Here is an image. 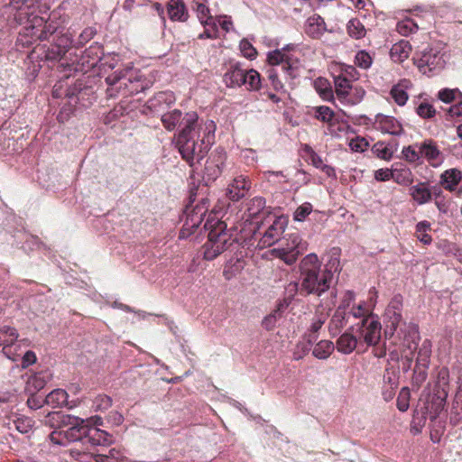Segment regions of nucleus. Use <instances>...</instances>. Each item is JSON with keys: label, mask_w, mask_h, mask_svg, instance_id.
Listing matches in <instances>:
<instances>
[{"label": "nucleus", "mask_w": 462, "mask_h": 462, "mask_svg": "<svg viewBox=\"0 0 462 462\" xmlns=\"http://www.w3.org/2000/svg\"><path fill=\"white\" fill-rule=\"evenodd\" d=\"M181 112L172 110L162 116L167 130H173L181 120ZM184 126L177 137V146L182 158L193 167L199 163L215 140L216 125L212 120L199 121L196 112L187 113L182 118Z\"/></svg>", "instance_id": "1"}, {"label": "nucleus", "mask_w": 462, "mask_h": 462, "mask_svg": "<svg viewBox=\"0 0 462 462\" xmlns=\"http://www.w3.org/2000/svg\"><path fill=\"white\" fill-rule=\"evenodd\" d=\"M300 295L320 296L331 286L334 274L339 270V259L331 256L324 267L316 254H307L300 263Z\"/></svg>", "instance_id": "2"}, {"label": "nucleus", "mask_w": 462, "mask_h": 462, "mask_svg": "<svg viewBox=\"0 0 462 462\" xmlns=\"http://www.w3.org/2000/svg\"><path fill=\"white\" fill-rule=\"evenodd\" d=\"M109 97H127L149 88L152 81L144 78L141 70L128 64L122 70H116L106 78Z\"/></svg>", "instance_id": "3"}, {"label": "nucleus", "mask_w": 462, "mask_h": 462, "mask_svg": "<svg viewBox=\"0 0 462 462\" xmlns=\"http://www.w3.org/2000/svg\"><path fill=\"white\" fill-rule=\"evenodd\" d=\"M307 249V244L302 241L298 232L288 233L281 242L279 247L273 250L275 257L282 260L286 264H293L299 255Z\"/></svg>", "instance_id": "4"}, {"label": "nucleus", "mask_w": 462, "mask_h": 462, "mask_svg": "<svg viewBox=\"0 0 462 462\" xmlns=\"http://www.w3.org/2000/svg\"><path fill=\"white\" fill-rule=\"evenodd\" d=\"M398 337L405 349L403 350V371L411 369L413 351L416 350L420 340L419 328L414 323H405L398 332Z\"/></svg>", "instance_id": "5"}, {"label": "nucleus", "mask_w": 462, "mask_h": 462, "mask_svg": "<svg viewBox=\"0 0 462 462\" xmlns=\"http://www.w3.org/2000/svg\"><path fill=\"white\" fill-rule=\"evenodd\" d=\"M10 4L16 10L14 20L24 24L27 31L33 32L36 26L42 24L43 18L34 14L36 7L32 0H11Z\"/></svg>", "instance_id": "6"}, {"label": "nucleus", "mask_w": 462, "mask_h": 462, "mask_svg": "<svg viewBox=\"0 0 462 462\" xmlns=\"http://www.w3.org/2000/svg\"><path fill=\"white\" fill-rule=\"evenodd\" d=\"M414 63L420 72L430 74L443 69L446 60L444 53L439 47H430L424 50L419 57L414 58Z\"/></svg>", "instance_id": "7"}, {"label": "nucleus", "mask_w": 462, "mask_h": 462, "mask_svg": "<svg viewBox=\"0 0 462 462\" xmlns=\"http://www.w3.org/2000/svg\"><path fill=\"white\" fill-rule=\"evenodd\" d=\"M402 297L401 295H395L385 309L383 315V321L385 324L384 336L386 338L391 339L400 324L401 328L406 322L402 321Z\"/></svg>", "instance_id": "8"}, {"label": "nucleus", "mask_w": 462, "mask_h": 462, "mask_svg": "<svg viewBox=\"0 0 462 462\" xmlns=\"http://www.w3.org/2000/svg\"><path fill=\"white\" fill-rule=\"evenodd\" d=\"M226 159L227 154L221 147H217L210 152L203 171V178L207 182H213L221 176L226 167Z\"/></svg>", "instance_id": "9"}, {"label": "nucleus", "mask_w": 462, "mask_h": 462, "mask_svg": "<svg viewBox=\"0 0 462 462\" xmlns=\"http://www.w3.org/2000/svg\"><path fill=\"white\" fill-rule=\"evenodd\" d=\"M359 337L368 346H376L381 339V323L373 317L362 319L358 328Z\"/></svg>", "instance_id": "10"}, {"label": "nucleus", "mask_w": 462, "mask_h": 462, "mask_svg": "<svg viewBox=\"0 0 462 462\" xmlns=\"http://www.w3.org/2000/svg\"><path fill=\"white\" fill-rule=\"evenodd\" d=\"M209 229L208 239L207 242L216 245L217 248H220L223 252L234 243L235 239L232 235L226 230V224L223 221H217L210 224L208 227Z\"/></svg>", "instance_id": "11"}, {"label": "nucleus", "mask_w": 462, "mask_h": 462, "mask_svg": "<svg viewBox=\"0 0 462 462\" xmlns=\"http://www.w3.org/2000/svg\"><path fill=\"white\" fill-rule=\"evenodd\" d=\"M287 221L284 217H275L273 224L267 228L260 239V245L262 247H268L274 245L280 240L281 236L283 234Z\"/></svg>", "instance_id": "12"}, {"label": "nucleus", "mask_w": 462, "mask_h": 462, "mask_svg": "<svg viewBox=\"0 0 462 462\" xmlns=\"http://www.w3.org/2000/svg\"><path fill=\"white\" fill-rule=\"evenodd\" d=\"M441 186L457 196L462 195V171L457 168L446 170L440 175Z\"/></svg>", "instance_id": "13"}, {"label": "nucleus", "mask_w": 462, "mask_h": 462, "mask_svg": "<svg viewBox=\"0 0 462 462\" xmlns=\"http://www.w3.org/2000/svg\"><path fill=\"white\" fill-rule=\"evenodd\" d=\"M417 148L420 150V158L426 159L432 166H437L443 162L442 152L432 139L417 143Z\"/></svg>", "instance_id": "14"}, {"label": "nucleus", "mask_w": 462, "mask_h": 462, "mask_svg": "<svg viewBox=\"0 0 462 462\" xmlns=\"http://www.w3.org/2000/svg\"><path fill=\"white\" fill-rule=\"evenodd\" d=\"M251 189L250 180L244 175H238L234 178L232 182L227 188V196L233 201H238L249 191Z\"/></svg>", "instance_id": "15"}, {"label": "nucleus", "mask_w": 462, "mask_h": 462, "mask_svg": "<svg viewBox=\"0 0 462 462\" xmlns=\"http://www.w3.org/2000/svg\"><path fill=\"white\" fill-rule=\"evenodd\" d=\"M375 127L384 134L400 135L403 133L401 123L393 116L378 115L375 119Z\"/></svg>", "instance_id": "16"}, {"label": "nucleus", "mask_w": 462, "mask_h": 462, "mask_svg": "<svg viewBox=\"0 0 462 462\" xmlns=\"http://www.w3.org/2000/svg\"><path fill=\"white\" fill-rule=\"evenodd\" d=\"M293 49V46L287 45L282 50H274L273 51L268 52L267 54V61L272 66H276L279 64H282V69L288 71L290 75L295 77L292 73V67L290 64V57L284 53L285 51H290Z\"/></svg>", "instance_id": "17"}, {"label": "nucleus", "mask_w": 462, "mask_h": 462, "mask_svg": "<svg viewBox=\"0 0 462 462\" xmlns=\"http://www.w3.org/2000/svg\"><path fill=\"white\" fill-rule=\"evenodd\" d=\"M18 338V332L14 328L5 326L0 328V346L3 347L4 354L13 361L16 358L11 356L10 346H13Z\"/></svg>", "instance_id": "18"}, {"label": "nucleus", "mask_w": 462, "mask_h": 462, "mask_svg": "<svg viewBox=\"0 0 462 462\" xmlns=\"http://www.w3.org/2000/svg\"><path fill=\"white\" fill-rule=\"evenodd\" d=\"M245 71L238 63L231 64L224 74L223 80L228 88L241 87L245 83Z\"/></svg>", "instance_id": "19"}, {"label": "nucleus", "mask_w": 462, "mask_h": 462, "mask_svg": "<svg viewBox=\"0 0 462 462\" xmlns=\"http://www.w3.org/2000/svg\"><path fill=\"white\" fill-rule=\"evenodd\" d=\"M335 90L337 97L346 104L354 105L356 101L349 97V90L351 89L350 80L345 75L341 74L334 79Z\"/></svg>", "instance_id": "20"}, {"label": "nucleus", "mask_w": 462, "mask_h": 462, "mask_svg": "<svg viewBox=\"0 0 462 462\" xmlns=\"http://www.w3.org/2000/svg\"><path fill=\"white\" fill-rule=\"evenodd\" d=\"M324 19L318 14L309 17L306 21L305 32L313 39H319L326 32Z\"/></svg>", "instance_id": "21"}, {"label": "nucleus", "mask_w": 462, "mask_h": 462, "mask_svg": "<svg viewBox=\"0 0 462 462\" xmlns=\"http://www.w3.org/2000/svg\"><path fill=\"white\" fill-rule=\"evenodd\" d=\"M72 45L74 46L72 36L69 33H64L58 37L56 45L52 49L51 52L47 54V58H62Z\"/></svg>", "instance_id": "22"}, {"label": "nucleus", "mask_w": 462, "mask_h": 462, "mask_svg": "<svg viewBox=\"0 0 462 462\" xmlns=\"http://www.w3.org/2000/svg\"><path fill=\"white\" fill-rule=\"evenodd\" d=\"M167 12L172 21L185 22L189 17L183 0H170L167 5Z\"/></svg>", "instance_id": "23"}, {"label": "nucleus", "mask_w": 462, "mask_h": 462, "mask_svg": "<svg viewBox=\"0 0 462 462\" xmlns=\"http://www.w3.org/2000/svg\"><path fill=\"white\" fill-rule=\"evenodd\" d=\"M357 338L350 331L343 333L336 343V348L344 355L351 354L357 346Z\"/></svg>", "instance_id": "24"}, {"label": "nucleus", "mask_w": 462, "mask_h": 462, "mask_svg": "<svg viewBox=\"0 0 462 462\" xmlns=\"http://www.w3.org/2000/svg\"><path fill=\"white\" fill-rule=\"evenodd\" d=\"M411 87L409 79H403L394 85L391 89V97L399 106H404L408 100L407 89Z\"/></svg>", "instance_id": "25"}, {"label": "nucleus", "mask_w": 462, "mask_h": 462, "mask_svg": "<svg viewBox=\"0 0 462 462\" xmlns=\"http://www.w3.org/2000/svg\"><path fill=\"white\" fill-rule=\"evenodd\" d=\"M48 378L49 375L46 372L32 374L26 381L25 391L29 394H35L45 386Z\"/></svg>", "instance_id": "26"}, {"label": "nucleus", "mask_w": 462, "mask_h": 462, "mask_svg": "<svg viewBox=\"0 0 462 462\" xmlns=\"http://www.w3.org/2000/svg\"><path fill=\"white\" fill-rule=\"evenodd\" d=\"M411 46L408 41L402 40L393 45L390 51L391 58L394 62H402L410 55Z\"/></svg>", "instance_id": "27"}, {"label": "nucleus", "mask_w": 462, "mask_h": 462, "mask_svg": "<svg viewBox=\"0 0 462 462\" xmlns=\"http://www.w3.org/2000/svg\"><path fill=\"white\" fill-rule=\"evenodd\" d=\"M347 324V317L346 310L339 306L332 316L329 322V332L332 336H336Z\"/></svg>", "instance_id": "28"}, {"label": "nucleus", "mask_w": 462, "mask_h": 462, "mask_svg": "<svg viewBox=\"0 0 462 462\" xmlns=\"http://www.w3.org/2000/svg\"><path fill=\"white\" fill-rule=\"evenodd\" d=\"M86 442H88L93 446H105L109 445L112 440L111 436L105 430H101L95 427H89Z\"/></svg>", "instance_id": "29"}, {"label": "nucleus", "mask_w": 462, "mask_h": 462, "mask_svg": "<svg viewBox=\"0 0 462 462\" xmlns=\"http://www.w3.org/2000/svg\"><path fill=\"white\" fill-rule=\"evenodd\" d=\"M89 426L86 423L84 420V423L79 425H73L71 428L65 429L67 434V439L69 442L75 441H87L88 432Z\"/></svg>", "instance_id": "30"}, {"label": "nucleus", "mask_w": 462, "mask_h": 462, "mask_svg": "<svg viewBox=\"0 0 462 462\" xmlns=\"http://www.w3.org/2000/svg\"><path fill=\"white\" fill-rule=\"evenodd\" d=\"M393 180L400 184L408 186L413 181V175L411 171L404 165L393 166Z\"/></svg>", "instance_id": "31"}, {"label": "nucleus", "mask_w": 462, "mask_h": 462, "mask_svg": "<svg viewBox=\"0 0 462 462\" xmlns=\"http://www.w3.org/2000/svg\"><path fill=\"white\" fill-rule=\"evenodd\" d=\"M44 402L52 408H60L68 404V393L63 389H55L44 398Z\"/></svg>", "instance_id": "32"}, {"label": "nucleus", "mask_w": 462, "mask_h": 462, "mask_svg": "<svg viewBox=\"0 0 462 462\" xmlns=\"http://www.w3.org/2000/svg\"><path fill=\"white\" fill-rule=\"evenodd\" d=\"M410 194L420 205L425 204L431 199V191L425 183L412 186L410 189Z\"/></svg>", "instance_id": "33"}, {"label": "nucleus", "mask_w": 462, "mask_h": 462, "mask_svg": "<svg viewBox=\"0 0 462 462\" xmlns=\"http://www.w3.org/2000/svg\"><path fill=\"white\" fill-rule=\"evenodd\" d=\"M103 54L102 46L98 43H94L84 51L82 59L90 67H95L99 61H102Z\"/></svg>", "instance_id": "34"}, {"label": "nucleus", "mask_w": 462, "mask_h": 462, "mask_svg": "<svg viewBox=\"0 0 462 462\" xmlns=\"http://www.w3.org/2000/svg\"><path fill=\"white\" fill-rule=\"evenodd\" d=\"M335 345L329 340H320L312 350V354L316 358L327 359L334 351Z\"/></svg>", "instance_id": "35"}, {"label": "nucleus", "mask_w": 462, "mask_h": 462, "mask_svg": "<svg viewBox=\"0 0 462 462\" xmlns=\"http://www.w3.org/2000/svg\"><path fill=\"white\" fill-rule=\"evenodd\" d=\"M55 28L47 25L46 22L43 20V23L41 26H36L33 32L27 31L24 28V34L30 36L32 39L35 38L40 41L47 40L49 35H51L55 32Z\"/></svg>", "instance_id": "36"}, {"label": "nucleus", "mask_w": 462, "mask_h": 462, "mask_svg": "<svg viewBox=\"0 0 462 462\" xmlns=\"http://www.w3.org/2000/svg\"><path fill=\"white\" fill-rule=\"evenodd\" d=\"M52 415L55 416L57 418V420H59L60 429H68V428H71V426H73V425H79V424L84 423L83 419H81L79 417L72 416L69 414H64L61 412H54Z\"/></svg>", "instance_id": "37"}, {"label": "nucleus", "mask_w": 462, "mask_h": 462, "mask_svg": "<svg viewBox=\"0 0 462 462\" xmlns=\"http://www.w3.org/2000/svg\"><path fill=\"white\" fill-rule=\"evenodd\" d=\"M317 337H312V335L308 336V340L303 342H299L296 345L295 350L293 352V359L300 360L303 358L310 350L312 343L316 341Z\"/></svg>", "instance_id": "38"}, {"label": "nucleus", "mask_w": 462, "mask_h": 462, "mask_svg": "<svg viewBox=\"0 0 462 462\" xmlns=\"http://www.w3.org/2000/svg\"><path fill=\"white\" fill-rule=\"evenodd\" d=\"M346 29L349 36L357 40L363 38L366 32L363 23L356 18L347 23Z\"/></svg>", "instance_id": "39"}, {"label": "nucleus", "mask_w": 462, "mask_h": 462, "mask_svg": "<svg viewBox=\"0 0 462 462\" xmlns=\"http://www.w3.org/2000/svg\"><path fill=\"white\" fill-rule=\"evenodd\" d=\"M430 355H431V343L429 340H424L419 349L416 365H422V366H428L430 364Z\"/></svg>", "instance_id": "40"}, {"label": "nucleus", "mask_w": 462, "mask_h": 462, "mask_svg": "<svg viewBox=\"0 0 462 462\" xmlns=\"http://www.w3.org/2000/svg\"><path fill=\"white\" fill-rule=\"evenodd\" d=\"M430 230V223L424 220L416 225V236L424 245H430L432 242L431 236L428 234Z\"/></svg>", "instance_id": "41"}, {"label": "nucleus", "mask_w": 462, "mask_h": 462, "mask_svg": "<svg viewBox=\"0 0 462 462\" xmlns=\"http://www.w3.org/2000/svg\"><path fill=\"white\" fill-rule=\"evenodd\" d=\"M245 83L247 89L257 90L260 88L261 79L260 74L254 69H249L245 71Z\"/></svg>", "instance_id": "42"}, {"label": "nucleus", "mask_w": 462, "mask_h": 462, "mask_svg": "<svg viewBox=\"0 0 462 462\" xmlns=\"http://www.w3.org/2000/svg\"><path fill=\"white\" fill-rule=\"evenodd\" d=\"M265 207V199L263 197H254L247 204L246 211L250 217L258 216Z\"/></svg>", "instance_id": "43"}, {"label": "nucleus", "mask_w": 462, "mask_h": 462, "mask_svg": "<svg viewBox=\"0 0 462 462\" xmlns=\"http://www.w3.org/2000/svg\"><path fill=\"white\" fill-rule=\"evenodd\" d=\"M314 109V116L324 123L331 124L335 114L334 111L327 106H319L313 108Z\"/></svg>", "instance_id": "44"}, {"label": "nucleus", "mask_w": 462, "mask_h": 462, "mask_svg": "<svg viewBox=\"0 0 462 462\" xmlns=\"http://www.w3.org/2000/svg\"><path fill=\"white\" fill-rule=\"evenodd\" d=\"M14 428L21 433H28L34 425V420L26 416H19L13 420Z\"/></svg>", "instance_id": "45"}, {"label": "nucleus", "mask_w": 462, "mask_h": 462, "mask_svg": "<svg viewBox=\"0 0 462 462\" xmlns=\"http://www.w3.org/2000/svg\"><path fill=\"white\" fill-rule=\"evenodd\" d=\"M438 97L444 103H451L462 98V93L457 88H444L439 92Z\"/></svg>", "instance_id": "46"}, {"label": "nucleus", "mask_w": 462, "mask_h": 462, "mask_svg": "<svg viewBox=\"0 0 462 462\" xmlns=\"http://www.w3.org/2000/svg\"><path fill=\"white\" fill-rule=\"evenodd\" d=\"M122 458V454L117 448L109 449L107 454H96L94 460L96 462H119Z\"/></svg>", "instance_id": "47"}, {"label": "nucleus", "mask_w": 462, "mask_h": 462, "mask_svg": "<svg viewBox=\"0 0 462 462\" xmlns=\"http://www.w3.org/2000/svg\"><path fill=\"white\" fill-rule=\"evenodd\" d=\"M417 29L418 25L410 18H406L398 22L396 25L397 32L404 36L416 32Z\"/></svg>", "instance_id": "48"}, {"label": "nucleus", "mask_w": 462, "mask_h": 462, "mask_svg": "<svg viewBox=\"0 0 462 462\" xmlns=\"http://www.w3.org/2000/svg\"><path fill=\"white\" fill-rule=\"evenodd\" d=\"M402 154L407 162L411 163H415L421 159L420 150L417 148V143L403 147Z\"/></svg>", "instance_id": "49"}, {"label": "nucleus", "mask_w": 462, "mask_h": 462, "mask_svg": "<svg viewBox=\"0 0 462 462\" xmlns=\"http://www.w3.org/2000/svg\"><path fill=\"white\" fill-rule=\"evenodd\" d=\"M196 12L198 18L203 25H210L214 18L209 15L208 7L203 3H196Z\"/></svg>", "instance_id": "50"}, {"label": "nucleus", "mask_w": 462, "mask_h": 462, "mask_svg": "<svg viewBox=\"0 0 462 462\" xmlns=\"http://www.w3.org/2000/svg\"><path fill=\"white\" fill-rule=\"evenodd\" d=\"M328 316V313L319 312L317 310V312L312 319L311 325L310 327V335H312V337L313 336L317 337L316 334L318 333V331L322 328V326L326 322Z\"/></svg>", "instance_id": "51"}, {"label": "nucleus", "mask_w": 462, "mask_h": 462, "mask_svg": "<svg viewBox=\"0 0 462 462\" xmlns=\"http://www.w3.org/2000/svg\"><path fill=\"white\" fill-rule=\"evenodd\" d=\"M112 405V399L111 397L105 395V394H99L97 395L94 401H93V409L96 411H104L109 409Z\"/></svg>", "instance_id": "52"}, {"label": "nucleus", "mask_w": 462, "mask_h": 462, "mask_svg": "<svg viewBox=\"0 0 462 462\" xmlns=\"http://www.w3.org/2000/svg\"><path fill=\"white\" fill-rule=\"evenodd\" d=\"M427 368L428 366L415 365L412 377L413 385L420 387L426 381L428 376Z\"/></svg>", "instance_id": "53"}, {"label": "nucleus", "mask_w": 462, "mask_h": 462, "mask_svg": "<svg viewBox=\"0 0 462 462\" xmlns=\"http://www.w3.org/2000/svg\"><path fill=\"white\" fill-rule=\"evenodd\" d=\"M373 60L368 52L360 51L355 57V63L361 69H366L371 67Z\"/></svg>", "instance_id": "54"}, {"label": "nucleus", "mask_w": 462, "mask_h": 462, "mask_svg": "<svg viewBox=\"0 0 462 462\" xmlns=\"http://www.w3.org/2000/svg\"><path fill=\"white\" fill-rule=\"evenodd\" d=\"M96 30L92 27H88L84 29L82 32L79 34L78 41L74 43V47H82L85 43L89 42L96 35Z\"/></svg>", "instance_id": "55"}, {"label": "nucleus", "mask_w": 462, "mask_h": 462, "mask_svg": "<svg viewBox=\"0 0 462 462\" xmlns=\"http://www.w3.org/2000/svg\"><path fill=\"white\" fill-rule=\"evenodd\" d=\"M50 440L59 446H66L69 443L65 429H59L50 434Z\"/></svg>", "instance_id": "56"}, {"label": "nucleus", "mask_w": 462, "mask_h": 462, "mask_svg": "<svg viewBox=\"0 0 462 462\" xmlns=\"http://www.w3.org/2000/svg\"><path fill=\"white\" fill-rule=\"evenodd\" d=\"M416 112L420 117L425 119L431 118L436 114V110L433 106L427 102L420 103L416 108Z\"/></svg>", "instance_id": "57"}, {"label": "nucleus", "mask_w": 462, "mask_h": 462, "mask_svg": "<svg viewBox=\"0 0 462 462\" xmlns=\"http://www.w3.org/2000/svg\"><path fill=\"white\" fill-rule=\"evenodd\" d=\"M204 258L208 261L214 260L217 256L221 254L223 251L220 248H217L216 245L206 242L203 246Z\"/></svg>", "instance_id": "58"}, {"label": "nucleus", "mask_w": 462, "mask_h": 462, "mask_svg": "<svg viewBox=\"0 0 462 462\" xmlns=\"http://www.w3.org/2000/svg\"><path fill=\"white\" fill-rule=\"evenodd\" d=\"M239 47H240V51H241L242 54L245 58L253 60L256 57V54H257L256 50L254 48V46L251 44V42H249L247 40L243 39L240 42Z\"/></svg>", "instance_id": "59"}, {"label": "nucleus", "mask_w": 462, "mask_h": 462, "mask_svg": "<svg viewBox=\"0 0 462 462\" xmlns=\"http://www.w3.org/2000/svg\"><path fill=\"white\" fill-rule=\"evenodd\" d=\"M281 317L279 310H274L270 315L266 316L262 322L263 327L267 330H272Z\"/></svg>", "instance_id": "60"}, {"label": "nucleus", "mask_w": 462, "mask_h": 462, "mask_svg": "<svg viewBox=\"0 0 462 462\" xmlns=\"http://www.w3.org/2000/svg\"><path fill=\"white\" fill-rule=\"evenodd\" d=\"M312 211V206L310 203H303L294 212V219L296 221H303L307 216Z\"/></svg>", "instance_id": "61"}, {"label": "nucleus", "mask_w": 462, "mask_h": 462, "mask_svg": "<svg viewBox=\"0 0 462 462\" xmlns=\"http://www.w3.org/2000/svg\"><path fill=\"white\" fill-rule=\"evenodd\" d=\"M367 146L368 143L362 137L351 139L349 142V147L353 152H364Z\"/></svg>", "instance_id": "62"}, {"label": "nucleus", "mask_w": 462, "mask_h": 462, "mask_svg": "<svg viewBox=\"0 0 462 462\" xmlns=\"http://www.w3.org/2000/svg\"><path fill=\"white\" fill-rule=\"evenodd\" d=\"M306 152L309 154V160L310 163L317 169H320L325 163L323 162L321 157L315 152L310 147L306 146Z\"/></svg>", "instance_id": "63"}, {"label": "nucleus", "mask_w": 462, "mask_h": 462, "mask_svg": "<svg viewBox=\"0 0 462 462\" xmlns=\"http://www.w3.org/2000/svg\"><path fill=\"white\" fill-rule=\"evenodd\" d=\"M205 30L204 32L199 35L200 39H214L217 37V24L215 21L211 22L210 25H204Z\"/></svg>", "instance_id": "64"}]
</instances>
